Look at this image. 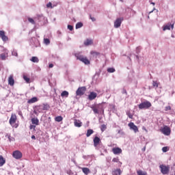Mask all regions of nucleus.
<instances>
[{
	"instance_id": "obj_1",
	"label": "nucleus",
	"mask_w": 175,
	"mask_h": 175,
	"mask_svg": "<svg viewBox=\"0 0 175 175\" xmlns=\"http://www.w3.org/2000/svg\"><path fill=\"white\" fill-rule=\"evenodd\" d=\"M152 106V105L151 104V103L150 101L146 100V101L141 103L138 105V107H139V110H143V109H150V107H151Z\"/></svg>"
},
{
	"instance_id": "obj_2",
	"label": "nucleus",
	"mask_w": 175,
	"mask_h": 175,
	"mask_svg": "<svg viewBox=\"0 0 175 175\" xmlns=\"http://www.w3.org/2000/svg\"><path fill=\"white\" fill-rule=\"evenodd\" d=\"M159 169L162 174H169L170 172V166L161 164L159 165Z\"/></svg>"
},
{
	"instance_id": "obj_3",
	"label": "nucleus",
	"mask_w": 175,
	"mask_h": 175,
	"mask_svg": "<svg viewBox=\"0 0 175 175\" xmlns=\"http://www.w3.org/2000/svg\"><path fill=\"white\" fill-rule=\"evenodd\" d=\"M75 57H77V59H79V61H81V62H83L85 65H90V62L88 59L87 57H84L83 55L80 54H76Z\"/></svg>"
},
{
	"instance_id": "obj_4",
	"label": "nucleus",
	"mask_w": 175,
	"mask_h": 175,
	"mask_svg": "<svg viewBox=\"0 0 175 175\" xmlns=\"http://www.w3.org/2000/svg\"><path fill=\"white\" fill-rule=\"evenodd\" d=\"M12 157L14 159H21L23 158V153L20 150H14L12 152Z\"/></svg>"
},
{
	"instance_id": "obj_5",
	"label": "nucleus",
	"mask_w": 175,
	"mask_h": 175,
	"mask_svg": "<svg viewBox=\"0 0 175 175\" xmlns=\"http://www.w3.org/2000/svg\"><path fill=\"white\" fill-rule=\"evenodd\" d=\"M86 90L87 88H85V87L79 88L76 92V94L77 96H82V95H84V94H85Z\"/></svg>"
},
{
	"instance_id": "obj_6",
	"label": "nucleus",
	"mask_w": 175,
	"mask_h": 175,
	"mask_svg": "<svg viewBox=\"0 0 175 175\" xmlns=\"http://www.w3.org/2000/svg\"><path fill=\"white\" fill-rule=\"evenodd\" d=\"M162 133L165 135V136L170 135V133L172 132V130H170V127L167 126H165L161 130Z\"/></svg>"
},
{
	"instance_id": "obj_7",
	"label": "nucleus",
	"mask_w": 175,
	"mask_h": 175,
	"mask_svg": "<svg viewBox=\"0 0 175 175\" xmlns=\"http://www.w3.org/2000/svg\"><path fill=\"white\" fill-rule=\"evenodd\" d=\"M16 121H17V116L16 113H12L11 117L10 118V124L12 126H14V124H16Z\"/></svg>"
},
{
	"instance_id": "obj_8",
	"label": "nucleus",
	"mask_w": 175,
	"mask_h": 175,
	"mask_svg": "<svg viewBox=\"0 0 175 175\" xmlns=\"http://www.w3.org/2000/svg\"><path fill=\"white\" fill-rule=\"evenodd\" d=\"M128 126H129L130 129H132L135 132V133H137L139 132V128H137V126L133 122L129 123Z\"/></svg>"
},
{
	"instance_id": "obj_9",
	"label": "nucleus",
	"mask_w": 175,
	"mask_h": 175,
	"mask_svg": "<svg viewBox=\"0 0 175 175\" xmlns=\"http://www.w3.org/2000/svg\"><path fill=\"white\" fill-rule=\"evenodd\" d=\"M124 20V18H118L116 20V21L114 22V27L115 28H120V27H121V23H122V21Z\"/></svg>"
},
{
	"instance_id": "obj_10",
	"label": "nucleus",
	"mask_w": 175,
	"mask_h": 175,
	"mask_svg": "<svg viewBox=\"0 0 175 175\" xmlns=\"http://www.w3.org/2000/svg\"><path fill=\"white\" fill-rule=\"evenodd\" d=\"M0 38L2 39L3 42H8V40H9V38L5 35L4 31H0Z\"/></svg>"
},
{
	"instance_id": "obj_11",
	"label": "nucleus",
	"mask_w": 175,
	"mask_h": 175,
	"mask_svg": "<svg viewBox=\"0 0 175 175\" xmlns=\"http://www.w3.org/2000/svg\"><path fill=\"white\" fill-rule=\"evenodd\" d=\"M0 38L2 39L3 42H8V40H9V38L5 35L4 31H0Z\"/></svg>"
},
{
	"instance_id": "obj_12",
	"label": "nucleus",
	"mask_w": 175,
	"mask_h": 175,
	"mask_svg": "<svg viewBox=\"0 0 175 175\" xmlns=\"http://www.w3.org/2000/svg\"><path fill=\"white\" fill-rule=\"evenodd\" d=\"M0 38L2 39L3 42H8V40H9V38L5 35L4 31H0Z\"/></svg>"
},
{
	"instance_id": "obj_13",
	"label": "nucleus",
	"mask_w": 175,
	"mask_h": 175,
	"mask_svg": "<svg viewBox=\"0 0 175 175\" xmlns=\"http://www.w3.org/2000/svg\"><path fill=\"white\" fill-rule=\"evenodd\" d=\"M98 96V94L95 92H91L88 95L89 100H94Z\"/></svg>"
},
{
	"instance_id": "obj_14",
	"label": "nucleus",
	"mask_w": 175,
	"mask_h": 175,
	"mask_svg": "<svg viewBox=\"0 0 175 175\" xmlns=\"http://www.w3.org/2000/svg\"><path fill=\"white\" fill-rule=\"evenodd\" d=\"M112 152L115 154L117 155L118 154H121L122 152V149L121 148H113L112 149Z\"/></svg>"
},
{
	"instance_id": "obj_15",
	"label": "nucleus",
	"mask_w": 175,
	"mask_h": 175,
	"mask_svg": "<svg viewBox=\"0 0 175 175\" xmlns=\"http://www.w3.org/2000/svg\"><path fill=\"white\" fill-rule=\"evenodd\" d=\"M8 84L9 85H11V87L14 85V78H13V75H10L8 77Z\"/></svg>"
},
{
	"instance_id": "obj_16",
	"label": "nucleus",
	"mask_w": 175,
	"mask_h": 175,
	"mask_svg": "<svg viewBox=\"0 0 175 175\" xmlns=\"http://www.w3.org/2000/svg\"><path fill=\"white\" fill-rule=\"evenodd\" d=\"M94 142V146L95 147H98V146H99V143L100 142V138H99L98 137H95L93 139Z\"/></svg>"
},
{
	"instance_id": "obj_17",
	"label": "nucleus",
	"mask_w": 175,
	"mask_h": 175,
	"mask_svg": "<svg viewBox=\"0 0 175 175\" xmlns=\"http://www.w3.org/2000/svg\"><path fill=\"white\" fill-rule=\"evenodd\" d=\"M5 163H6V159L3 156L0 155V167H2Z\"/></svg>"
},
{
	"instance_id": "obj_18",
	"label": "nucleus",
	"mask_w": 175,
	"mask_h": 175,
	"mask_svg": "<svg viewBox=\"0 0 175 175\" xmlns=\"http://www.w3.org/2000/svg\"><path fill=\"white\" fill-rule=\"evenodd\" d=\"M36 110L37 111H34V114H36V116H38L39 113H43V109L40 105L36 107Z\"/></svg>"
},
{
	"instance_id": "obj_19",
	"label": "nucleus",
	"mask_w": 175,
	"mask_h": 175,
	"mask_svg": "<svg viewBox=\"0 0 175 175\" xmlns=\"http://www.w3.org/2000/svg\"><path fill=\"white\" fill-rule=\"evenodd\" d=\"M74 125L77 128H81V126H83V122H81L80 120H75L74 122Z\"/></svg>"
},
{
	"instance_id": "obj_20",
	"label": "nucleus",
	"mask_w": 175,
	"mask_h": 175,
	"mask_svg": "<svg viewBox=\"0 0 175 175\" xmlns=\"http://www.w3.org/2000/svg\"><path fill=\"white\" fill-rule=\"evenodd\" d=\"M42 107L43 111H47L50 109V105L49 104H43L42 105H40Z\"/></svg>"
},
{
	"instance_id": "obj_21",
	"label": "nucleus",
	"mask_w": 175,
	"mask_h": 175,
	"mask_svg": "<svg viewBox=\"0 0 175 175\" xmlns=\"http://www.w3.org/2000/svg\"><path fill=\"white\" fill-rule=\"evenodd\" d=\"M31 123L33 125H39V119L38 118H31Z\"/></svg>"
},
{
	"instance_id": "obj_22",
	"label": "nucleus",
	"mask_w": 175,
	"mask_h": 175,
	"mask_svg": "<svg viewBox=\"0 0 175 175\" xmlns=\"http://www.w3.org/2000/svg\"><path fill=\"white\" fill-rule=\"evenodd\" d=\"M38 99L36 97H33L31 99L28 100L27 103L31 104L38 102Z\"/></svg>"
},
{
	"instance_id": "obj_23",
	"label": "nucleus",
	"mask_w": 175,
	"mask_h": 175,
	"mask_svg": "<svg viewBox=\"0 0 175 175\" xmlns=\"http://www.w3.org/2000/svg\"><path fill=\"white\" fill-rule=\"evenodd\" d=\"M61 96H62V98H68L69 96V92L64 90L62 92Z\"/></svg>"
},
{
	"instance_id": "obj_24",
	"label": "nucleus",
	"mask_w": 175,
	"mask_h": 175,
	"mask_svg": "<svg viewBox=\"0 0 175 175\" xmlns=\"http://www.w3.org/2000/svg\"><path fill=\"white\" fill-rule=\"evenodd\" d=\"M174 27V25H168L164 26L163 31H166V29L170 30L171 28L173 29Z\"/></svg>"
},
{
	"instance_id": "obj_25",
	"label": "nucleus",
	"mask_w": 175,
	"mask_h": 175,
	"mask_svg": "<svg viewBox=\"0 0 175 175\" xmlns=\"http://www.w3.org/2000/svg\"><path fill=\"white\" fill-rule=\"evenodd\" d=\"M92 43H93L92 40H90V39H87L84 42L85 46H90V45L92 44Z\"/></svg>"
},
{
	"instance_id": "obj_26",
	"label": "nucleus",
	"mask_w": 175,
	"mask_h": 175,
	"mask_svg": "<svg viewBox=\"0 0 175 175\" xmlns=\"http://www.w3.org/2000/svg\"><path fill=\"white\" fill-rule=\"evenodd\" d=\"M82 172H83V173H84V174L88 175L90 173V168H88V167H83L82 168Z\"/></svg>"
},
{
	"instance_id": "obj_27",
	"label": "nucleus",
	"mask_w": 175,
	"mask_h": 175,
	"mask_svg": "<svg viewBox=\"0 0 175 175\" xmlns=\"http://www.w3.org/2000/svg\"><path fill=\"white\" fill-rule=\"evenodd\" d=\"M113 175H121V170L120 169H117L112 172Z\"/></svg>"
},
{
	"instance_id": "obj_28",
	"label": "nucleus",
	"mask_w": 175,
	"mask_h": 175,
	"mask_svg": "<svg viewBox=\"0 0 175 175\" xmlns=\"http://www.w3.org/2000/svg\"><path fill=\"white\" fill-rule=\"evenodd\" d=\"M64 120V118H62V116H59L55 118V121H56V122H61V121H62Z\"/></svg>"
},
{
	"instance_id": "obj_29",
	"label": "nucleus",
	"mask_w": 175,
	"mask_h": 175,
	"mask_svg": "<svg viewBox=\"0 0 175 175\" xmlns=\"http://www.w3.org/2000/svg\"><path fill=\"white\" fill-rule=\"evenodd\" d=\"M92 133H94V130L88 129L86 133V137H90V136H91V135H92Z\"/></svg>"
},
{
	"instance_id": "obj_30",
	"label": "nucleus",
	"mask_w": 175,
	"mask_h": 175,
	"mask_svg": "<svg viewBox=\"0 0 175 175\" xmlns=\"http://www.w3.org/2000/svg\"><path fill=\"white\" fill-rule=\"evenodd\" d=\"M30 61H31V62H39V58H38V57H32L31 59H30Z\"/></svg>"
},
{
	"instance_id": "obj_31",
	"label": "nucleus",
	"mask_w": 175,
	"mask_h": 175,
	"mask_svg": "<svg viewBox=\"0 0 175 175\" xmlns=\"http://www.w3.org/2000/svg\"><path fill=\"white\" fill-rule=\"evenodd\" d=\"M92 109L94 114H99V109H98V107H92Z\"/></svg>"
},
{
	"instance_id": "obj_32",
	"label": "nucleus",
	"mask_w": 175,
	"mask_h": 175,
	"mask_svg": "<svg viewBox=\"0 0 175 175\" xmlns=\"http://www.w3.org/2000/svg\"><path fill=\"white\" fill-rule=\"evenodd\" d=\"M137 174L138 175H147V172H143L142 170L137 171Z\"/></svg>"
},
{
	"instance_id": "obj_33",
	"label": "nucleus",
	"mask_w": 175,
	"mask_h": 175,
	"mask_svg": "<svg viewBox=\"0 0 175 175\" xmlns=\"http://www.w3.org/2000/svg\"><path fill=\"white\" fill-rule=\"evenodd\" d=\"M81 27H83V23L79 22V23H77V25H76L77 29H79V28H81Z\"/></svg>"
},
{
	"instance_id": "obj_34",
	"label": "nucleus",
	"mask_w": 175,
	"mask_h": 175,
	"mask_svg": "<svg viewBox=\"0 0 175 175\" xmlns=\"http://www.w3.org/2000/svg\"><path fill=\"white\" fill-rule=\"evenodd\" d=\"M107 129V126H106V124H102L100 126V129L103 132H105V131H106Z\"/></svg>"
},
{
	"instance_id": "obj_35",
	"label": "nucleus",
	"mask_w": 175,
	"mask_h": 175,
	"mask_svg": "<svg viewBox=\"0 0 175 175\" xmlns=\"http://www.w3.org/2000/svg\"><path fill=\"white\" fill-rule=\"evenodd\" d=\"M107 72L109 73H114V72H116V69H114L113 68H109L107 69Z\"/></svg>"
},
{
	"instance_id": "obj_36",
	"label": "nucleus",
	"mask_w": 175,
	"mask_h": 175,
	"mask_svg": "<svg viewBox=\"0 0 175 175\" xmlns=\"http://www.w3.org/2000/svg\"><path fill=\"white\" fill-rule=\"evenodd\" d=\"M90 54H91L92 55H94V57H96V56L99 55V53L96 52V51H92L90 52Z\"/></svg>"
},
{
	"instance_id": "obj_37",
	"label": "nucleus",
	"mask_w": 175,
	"mask_h": 175,
	"mask_svg": "<svg viewBox=\"0 0 175 175\" xmlns=\"http://www.w3.org/2000/svg\"><path fill=\"white\" fill-rule=\"evenodd\" d=\"M126 116H128V117L130 118L131 120H132V118H133V115H132V113H131V111H128L126 112Z\"/></svg>"
},
{
	"instance_id": "obj_38",
	"label": "nucleus",
	"mask_w": 175,
	"mask_h": 175,
	"mask_svg": "<svg viewBox=\"0 0 175 175\" xmlns=\"http://www.w3.org/2000/svg\"><path fill=\"white\" fill-rule=\"evenodd\" d=\"M152 85L153 87H156V88H158L159 84L158 83V82L153 81Z\"/></svg>"
},
{
	"instance_id": "obj_39",
	"label": "nucleus",
	"mask_w": 175,
	"mask_h": 175,
	"mask_svg": "<svg viewBox=\"0 0 175 175\" xmlns=\"http://www.w3.org/2000/svg\"><path fill=\"white\" fill-rule=\"evenodd\" d=\"M169 150V148L167 146H164L162 148L163 152H167V150Z\"/></svg>"
},
{
	"instance_id": "obj_40",
	"label": "nucleus",
	"mask_w": 175,
	"mask_h": 175,
	"mask_svg": "<svg viewBox=\"0 0 175 175\" xmlns=\"http://www.w3.org/2000/svg\"><path fill=\"white\" fill-rule=\"evenodd\" d=\"M112 162H115L116 163H118V162H120V159H118V157H115L112 159Z\"/></svg>"
},
{
	"instance_id": "obj_41",
	"label": "nucleus",
	"mask_w": 175,
	"mask_h": 175,
	"mask_svg": "<svg viewBox=\"0 0 175 175\" xmlns=\"http://www.w3.org/2000/svg\"><path fill=\"white\" fill-rule=\"evenodd\" d=\"M44 43L45 44H49L50 43V40L49 38H44Z\"/></svg>"
},
{
	"instance_id": "obj_42",
	"label": "nucleus",
	"mask_w": 175,
	"mask_h": 175,
	"mask_svg": "<svg viewBox=\"0 0 175 175\" xmlns=\"http://www.w3.org/2000/svg\"><path fill=\"white\" fill-rule=\"evenodd\" d=\"M46 8H50L51 9H53V3L51 2H49L46 4Z\"/></svg>"
},
{
	"instance_id": "obj_43",
	"label": "nucleus",
	"mask_w": 175,
	"mask_h": 175,
	"mask_svg": "<svg viewBox=\"0 0 175 175\" xmlns=\"http://www.w3.org/2000/svg\"><path fill=\"white\" fill-rule=\"evenodd\" d=\"M29 23H31V24H35V21L32 18H28Z\"/></svg>"
},
{
	"instance_id": "obj_44",
	"label": "nucleus",
	"mask_w": 175,
	"mask_h": 175,
	"mask_svg": "<svg viewBox=\"0 0 175 175\" xmlns=\"http://www.w3.org/2000/svg\"><path fill=\"white\" fill-rule=\"evenodd\" d=\"M1 59L3 60L6 59V55H5V53H1Z\"/></svg>"
},
{
	"instance_id": "obj_45",
	"label": "nucleus",
	"mask_w": 175,
	"mask_h": 175,
	"mask_svg": "<svg viewBox=\"0 0 175 175\" xmlns=\"http://www.w3.org/2000/svg\"><path fill=\"white\" fill-rule=\"evenodd\" d=\"M23 79L26 81V83H29V78H28V77L24 75Z\"/></svg>"
},
{
	"instance_id": "obj_46",
	"label": "nucleus",
	"mask_w": 175,
	"mask_h": 175,
	"mask_svg": "<svg viewBox=\"0 0 175 175\" xmlns=\"http://www.w3.org/2000/svg\"><path fill=\"white\" fill-rule=\"evenodd\" d=\"M29 129H33V131H35V129H36V125L35 124H31L29 126Z\"/></svg>"
},
{
	"instance_id": "obj_47",
	"label": "nucleus",
	"mask_w": 175,
	"mask_h": 175,
	"mask_svg": "<svg viewBox=\"0 0 175 175\" xmlns=\"http://www.w3.org/2000/svg\"><path fill=\"white\" fill-rule=\"evenodd\" d=\"M12 55H14V57H18V53H17V51H12Z\"/></svg>"
},
{
	"instance_id": "obj_48",
	"label": "nucleus",
	"mask_w": 175,
	"mask_h": 175,
	"mask_svg": "<svg viewBox=\"0 0 175 175\" xmlns=\"http://www.w3.org/2000/svg\"><path fill=\"white\" fill-rule=\"evenodd\" d=\"M68 29L70 30V31H73V26L70 25H68Z\"/></svg>"
},
{
	"instance_id": "obj_49",
	"label": "nucleus",
	"mask_w": 175,
	"mask_h": 175,
	"mask_svg": "<svg viewBox=\"0 0 175 175\" xmlns=\"http://www.w3.org/2000/svg\"><path fill=\"white\" fill-rule=\"evenodd\" d=\"M169 110H172V107L170 106L165 107V111H169Z\"/></svg>"
},
{
	"instance_id": "obj_50",
	"label": "nucleus",
	"mask_w": 175,
	"mask_h": 175,
	"mask_svg": "<svg viewBox=\"0 0 175 175\" xmlns=\"http://www.w3.org/2000/svg\"><path fill=\"white\" fill-rule=\"evenodd\" d=\"M90 20H92V21H96V19L94 17H92V16H90Z\"/></svg>"
},
{
	"instance_id": "obj_51",
	"label": "nucleus",
	"mask_w": 175,
	"mask_h": 175,
	"mask_svg": "<svg viewBox=\"0 0 175 175\" xmlns=\"http://www.w3.org/2000/svg\"><path fill=\"white\" fill-rule=\"evenodd\" d=\"M53 67H54V64H50L49 65V68H53Z\"/></svg>"
},
{
	"instance_id": "obj_52",
	"label": "nucleus",
	"mask_w": 175,
	"mask_h": 175,
	"mask_svg": "<svg viewBox=\"0 0 175 175\" xmlns=\"http://www.w3.org/2000/svg\"><path fill=\"white\" fill-rule=\"evenodd\" d=\"M31 139H33V140H36V137H35V135H32Z\"/></svg>"
},
{
	"instance_id": "obj_53",
	"label": "nucleus",
	"mask_w": 175,
	"mask_h": 175,
	"mask_svg": "<svg viewBox=\"0 0 175 175\" xmlns=\"http://www.w3.org/2000/svg\"><path fill=\"white\" fill-rule=\"evenodd\" d=\"M124 94H126V95L128 94V92H126V90H124Z\"/></svg>"
},
{
	"instance_id": "obj_54",
	"label": "nucleus",
	"mask_w": 175,
	"mask_h": 175,
	"mask_svg": "<svg viewBox=\"0 0 175 175\" xmlns=\"http://www.w3.org/2000/svg\"><path fill=\"white\" fill-rule=\"evenodd\" d=\"M152 5H155V3H151Z\"/></svg>"
},
{
	"instance_id": "obj_55",
	"label": "nucleus",
	"mask_w": 175,
	"mask_h": 175,
	"mask_svg": "<svg viewBox=\"0 0 175 175\" xmlns=\"http://www.w3.org/2000/svg\"><path fill=\"white\" fill-rule=\"evenodd\" d=\"M174 175H175V174Z\"/></svg>"
}]
</instances>
